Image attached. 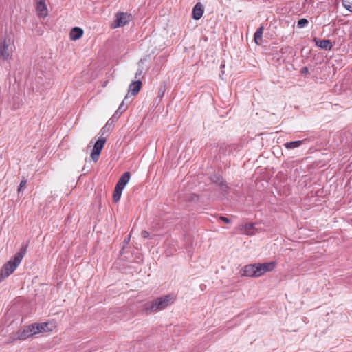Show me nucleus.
Instances as JSON below:
<instances>
[{
    "label": "nucleus",
    "mask_w": 352,
    "mask_h": 352,
    "mask_svg": "<svg viewBox=\"0 0 352 352\" xmlns=\"http://www.w3.org/2000/svg\"><path fill=\"white\" fill-rule=\"evenodd\" d=\"M172 303H173V298L170 295L162 296L143 303L140 311L145 315H148L163 310Z\"/></svg>",
    "instance_id": "1"
},
{
    "label": "nucleus",
    "mask_w": 352,
    "mask_h": 352,
    "mask_svg": "<svg viewBox=\"0 0 352 352\" xmlns=\"http://www.w3.org/2000/svg\"><path fill=\"white\" fill-rule=\"evenodd\" d=\"M274 267V262L248 264L240 270V274L241 276L257 278L267 272L273 270Z\"/></svg>",
    "instance_id": "2"
},
{
    "label": "nucleus",
    "mask_w": 352,
    "mask_h": 352,
    "mask_svg": "<svg viewBox=\"0 0 352 352\" xmlns=\"http://www.w3.org/2000/svg\"><path fill=\"white\" fill-rule=\"evenodd\" d=\"M28 246V244L23 245L14 257L3 265L0 270V283L15 271L25 256Z\"/></svg>",
    "instance_id": "3"
},
{
    "label": "nucleus",
    "mask_w": 352,
    "mask_h": 352,
    "mask_svg": "<svg viewBox=\"0 0 352 352\" xmlns=\"http://www.w3.org/2000/svg\"><path fill=\"white\" fill-rule=\"evenodd\" d=\"M13 42L10 38L4 37L0 39V58L8 60L12 54Z\"/></svg>",
    "instance_id": "4"
},
{
    "label": "nucleus",
    "mask_w": 352,
    "mask_h": 352,
    "mask_svg": "<svg viewBox=\"0 0 352 352\" xmlns=\"http://www.w3.org/2000/svg\"><path fill=\"white\" fill-rule=\"evenodd\" d=\"M115 19V25L114 28L123 27L129 23L131 21L132 16L131 14H128L127 12H118L116 14Z\"/></svg>",
    "instance_id": "5"
},
{
    "label": "nucleus",
    "mask_w": 352,
    "mask_h": 352,
    "mask_svg": "<svg viewBox=\"0 0 352 352\" xmlns=\"http://www.w3.org/2000/svg\"><path fill=\"white\" fill-rule=\"evenodd\" d=\"M209 179L212 183L215 184L217 186H218L223 192H227L228 187L223 181V177L220 175L214 174L210 176Z\"/></svg>",
    "instance_id": "6"
},
{
    "label": "nucleus",
    "mask_w": 352,
    "mask_h": 352,
    "mask_svg": "<svg viewBox=\"0 0 352 352\" xmlns=\"http://www.w3.org/2000/svg\"><path fill=\"white\" fill-rule=\"evenodd\" d=\"M36 1V10L37 14L40 17L45 18L48 15L45 0H35Z\"/></svg>",
    "instance_id": "7"
},
{
    "label": "nucleus",
    "mask_w": 352,
    "mask_h": 352,
    "mask_svg": "<svg viewBox=\"0 0 352 352\" xmlns=\"http://www.w3.org/2000/svg\"><path fill=\"white\" fill-rule=\"evenodd\" d=\"M342 142H344L346 148V153L352 152V132L350 131H344L342 134Z\"/></svg>",
    "instance_id": "8"
},
{
    "label": "nucleus",
    "mask_w": 352,
    "mask_h": 352,
    "mask_svg": "<svg viewBox=\"0 0 352 352\" xmlns=\"http://www.w3.org/2000/svg\"><path fill=\"white\" fill-rule=\"evenodd\" d=\"M35 334L34 327H26L23 331L17 332V339L23 340Z\"/></svg>",
    "instance_id": "9"
},
{
    "label": "nucleus",
    "mask_w": 352,
    "mask_h": 352,
    "mask_svg": "<svg viewBox=\"0 0 352 352\" xmlns=\"http://www.w3.org/2000/svg\"><path fill=\"white\" fill-rule=\"evenodd\" d=\"M314 42L315 43L316 45L320 49L325 50H331L333 47L332 43L330 40L328 39H323L320 40L317 38H314L313 39Z\"/></svg>",
    "instance_id": "10"
},
{
    "label": "nucleus",
    "mask_w": 352,
    "mask_h": 352,
    "mask_svg": "<svg viewBox=\"0 0 352 352\" xmlns=\"http://www.w3.org/2000/svg\"><path fill=\"white\" fill-rule=\"evenodd\" d=\"M204 11V8L203 5L201 3H196V5L193 7L192 10V17L195 20L200 19L203 16Z\"/></svg>",
    "instance_id": "11"
},
{
    "label": "nucleus",
    "mask_w": 352,
    "mask_h": 352,
    "mask_svg": "<svg viewBox=\"0 0 352 352\" xmlns=\"http://www.w3.org/2000/svg\"><path fill=\"white\" fill-rule=\"evenodd\" d=\"M106 142V137H99L95 142L91 154H100L102 148Z\"/></svg>",
    "instance_id": "12"
},
{
    "label": "nucleus",
    "mask_w": 352,
    "mask_h": 352,
    "mask_svg": "<svg viewBox=\"0 0 352 352\" xmlns=\"http://www.w3.org/2000/svg\"><path fill=\"white\" fill-rule=\"evenodd\" d=\"M141 86L142 82L140 80L133 81L129 87V91L127 94L131 92L133 96H135L140 91ZM127 97L128 95L125 96L124 100H126Z\"/></svg>",
    "instance_id": "13"
},
{
    "label": "nucleus",
    "mask_w": 352,
    "mask_h": 352,
    "mask_svg": "<svg viewBox=\"0 0 352 352\" xmlns=\"http://www.w3.org/2000/svg\"><path fill=\"white\" fill-rule=\"evenodd\" d=\"M99 157L100 155H90L89 157L85 158V164L84 165L82 170L84 172V174L89 173L91 168L93 167V165L88 166V163H91L92 162L94 163H96L99 159Z\"/></svg>",
    "instance_id": "14"
},
{
    "label": "nucleus",
    "mask_w": 352,
    "mask_h": 352,
    "mask_svg": "<svg viewBox=\"0 0 352 352\" xmlns=\"http://www.w3.org/2000/svg\"><path fill=\"white\" fill-rule=\"evenodd\" d=\"M233 152H239V146L236 144L222 145L219 150V153H231Z\"/></svg>",
    "instance_id": "15"
},
{
    "label": "nucleus",
    "mask_w": 352,
    "mask_h": 352,
    "mask_svg": "<svg viewBox=\"0 0 352 352\" xmlns=\"http://www.w3.org/2000/svg\"><path fill=\"white\" fill-rule=\"evenodd\" d=\"M130 177H131V174L129 172L124 173L120 177V179L116 186L124 189V187L126 186V185L127 184V183L129 182Z\"/></svg>",
    "instance_id": "16"
},
{
    "label": "nucleus",
    "mask_w": 352,
    "mask_h": 352,
    "mask_svg": "<svg viewBox=\"0 0 352 352\" xmlns=\"http://www.w3.org/2000/svg\"><path fill=\"white\" fill-rule=\"evenodd\" d=\"M83 34V30L80 28L74 27L71 30L69 36L71 40L76 41L82 37Z\"/></svg>",
    "instance_id": "17"
},
{
    "label": "nucleus",
    "mask_w": 352,
    "mask_h": 352,
    "mask_svg": "<svg viewBox=\"0 0 352 352\" xmlns=\"http://www.w3.org/2000/svg\"><path fill=\"white\" fill-rule=\"evenodd\" d=\"M48 322H43L40 324H33L32 327H34L35 334L41 332H46L50 330Z\"/></svg>",
    "instance_id": "18"
},
{
    "label": "nucleus",
    "mask_w": 352,
    "mask_h": 352,
    "mask_svg": "<svg viewBox=\"0 0 352 352\" xmlns=\"http://www.w3.org/2000/svg\"><path fill=\"white\" fill-rule=\"evenodd\" d=\"M263 26L261 25L257 28L256 31L254 35V40L257 45L261 44L262 41L263 33Z\"/></svg>",
    "instance_id": "19"
},
{
    "label": "nucleus",
    "mask_w": 352,
    "mask_h": 352,
    "mask_svg": "<svg viewBox=\"0 0 352 352\" xmlns=\"http://www.w3.org/2000/svg\"><path fill=\"white\" fill-rule=\"evenodd\" d=\"M305 142V140H297V141L286 142L284 145H285V148H287V149H293L294 148L299 147Z\"/></svg>",
    "instance_id": "20"
},
{
    "label": "nucleus",
    "mask_w": 352,
    "mask_h": 352,
    "mask_svg": "<svg viewBox=\"0 0 352 352\" xmlns=\"http://www.w3.org/2000/svg\"><path fill=\"white\" fill-rule=\"evenodd\" d=\"M243 230L245 233L248 235H254L255 234V228L254 223H247L243 226Z\"/></svg>",
    "instance_id": "21"
},
{
    "label": "nucleus",
    "mask_w": 352,
    "mask_h": 352,
    "mask_svg": "<svg viewBox=\"0 0 352 352\" xmlns=\"http://www.w3.org/2000/svg\"><path fill=\"white\" fill-rule=\"evenodd\" d=\"M122 190H123L122 188L116 186L114 191H113V200L115 203H117L120 199Z\"/></svg>",
    "instance_id": "22"
},
{
    "label": "nucleus",
    "mask_w": 352,
    "mask_h": 352,
    "mask_svg": "<svg viewBox=\"0 0 352 352\" xmlns=\"http://www.w3.org/2000/svg\"><path fill=\"white\" fill-rule=\"evenodd\" d=\"M308 23H309V21L307 19L302 18L298 21L297 26L299 28H303L306 27L308 25Z\"/></svg>",
    "instance_id": "23"
},
{
    "label": "nucleus",
    "mask_w": 352,
    "mask_h": 352,
    "mask_svg": "<svg viewBox=\"0 0 352 352\" xmlns=\"http://www.w3.org/2000/svg\"><path fill=\"white\" fill-rule=\"evenodd\" d=\"M342 6L349 12H352V1L350 0H342Z\"/></svg>",
    "instance_id": "24"
},
{
    "label": "nucleus",
    "mask_w": 352,
    "mask_h": 352,
    "mask_svg": "<svg viewBox=\"0 0 352 352\" xmlns=\"http://www.w3.org/2000/svg\"><path fill=\"white\" fill-rule=\"evenodd\" d=\"M26 184H27V180L23 178V179H22V181L21 182V183L18 187V189H17V191L19 193L22 192L24 190V188L26 186Z\"/></svg>",
    "instance_id": "25"
},
{
    "label": "nucleus",
    "mask_w": 352,
    "mask_h": 352,
    "mask_svg": "<svg viewBox=\"0 0 352 352\" xmlns=\"http://www.w3.org/2000/svg\"><path fill=\"white\" fill-rule=\"evenodd\" d=\"M109 127L107 126L106 125L103 126L100 131L99 132L100 137H107V135H105L106 133H108L109 131Z\"/></svg>",
    "instance_id": "26"
},
{
    "label": "nucleus",
    "mask_w": 352,
    "mask_h": 352,
    "mask_svg": "<svg viewBox=\"0 0 352 352\" xmlns=\"http://www.w3.org/2000/svg\"><path fill=\"white\" fill-rule=\"evenodd\" d=\"M165 91H166L165 86H161L158 90L157 97L160 98H162L164 96Z\"/></svg>",
    "instance_id": "27"
},
{
    "label": "nucleus",
    "mask_w": 352,
    "mask_h": 352,
    "mask_svg": "<svg viewBox=\"0 0 352 352\" xmlns=\"http://www.w3.org/2000/svg\"><path fill=\"white\" fill-rule=\"evenodd\" d=\"M126 109V107H124V100L122 102V103L120 104L119 107L116 110L121 114L124 112Z\"/></svg>",
    "instance_id": "28"
},
{
    "label": "nucleus",
    "mask_w": 352,
    "mask_h": 352,
    "mask_svg": "<svg viewBox=\"0 0 352 352\" xmlns=\"http://www.w3.org/2000/svg\"><path fill=\"white\" fill-rule=\"evenodd\" d=\"M122 114L119 113L118 111H116L114 114L112 116V117L110 118V121H112V122H115L121 116Z\"/></svg>",
    "instance_id": "29"
},
{
    "label": "nucleus",
    "mask_w": 352,
    "mask_h": 352,
    "mask_svg": "<svg viewBox=\"0 0 352 352\" xmlns=\"http://www.w3.org/2000/svg\"><path fill=\"white\" fill-rule=\"evenodd\" d=\"M219 220L222 221L226 223H230L231 222V220L229 218L224 216L219 217Z\"/></svg>",
    "instance_id": "30"
},
{
    "label": "nucleus",
    "mask_w": 352,
    "mask_h": 352,
    "mask_svg": "<svg viewBox=\"0 0 352 352\" xmlns=\"http://www.w3.org/2000/svg\"><path fill=\"white\" fill-rule=\"evenodd\" d=\"M141 236L143 239H147L149 237V233L146 230H142L141 232Z\"/></svg>",
    "instance_id": "31"
},
{
    "label": "nucleus",
    "mask_w": 352,
    "mask_h": 352,
    "mask_svg": "<svg viewBox=\"0 0 352 352\" xmlns=\"http://www.w3.org/2000/svg\"><path fill=\"white\" fill-rule=\"evenodd\" d=\"M142 69H138V71L135 73V78H137L138 76L142 75Z\"/></svg>",
    "instance_id": "32"
},
{
    "label": "nucleus",
    "mask_w": 352,
    "mask_h": 352,
    "mask_svg": "<svg viewBox=\"0 0 352 352\" xmlns=\"http://www.w3.org/2000/svg\"><path fill=\"white\" fill-rule=\"evenodd\" d=\"M114 122H112V121H110V119L107 121V124H106V126H108V127H111L113 124Z\"/></svg>",
    "instance_id": "33"
},
{
    "label": "nucleus",
    "mask_w": 352,
    "mask_h": 352,
    "mask_svg": "<svg viewBox=\"0 0 352 352\" xmlns=\"http://www.w3.org/2000/svg\"><path fill=\"white\" fill-rule=\"evenodd\" d=\"M129 240H130V236H129L127 239H125L124 242L126 243H128Z\"/></svg>",
    "instance_id": "34"
},
{
    "label": "nucleus",
    "mask_w": 352,
    "mask_h": 352,
    "mask_svg": "<svg viewBox=\"0 0 352 352\" xmlns=\"http://www.w3.org/2000/svg\"><path fill=\"white\" fill-rule=\"evenodd\" d=\"M307 72H308V70H307V67L302 68V73H307Z\"/></svg>",
    "instance_id": "35"
},
{
    "label": "nucleus",
    "mask_w": 352,
    "mask_h": 352,
    "mask_svg": "<svg viewBox=\"0 0 352 352\" xmlns=\"http://www.w3.org/2000/svg\"><path fill=\"white\" fill-rule=\"evenodd\" d=\"M191 197H192V199H191L192 200L193 199L194 197L197 198V196L196 195H192Z\"/></svg>",
    "instance_id": "36"
},
{
    "label": "nucleus",
    "mask_w": 352,
    "mask_h": 352,
    "mask_svg": "<svg viewBox=\"0 0 352 352\" xmlns=\"http://www.w3.org/2000/svg\"><path fill=\"white\" fill-rule=\"evenodd\" d=\"M92 165L91 163H88V166Z\"/></svg>",
    "instance_id": "37"
}]
</instances>
